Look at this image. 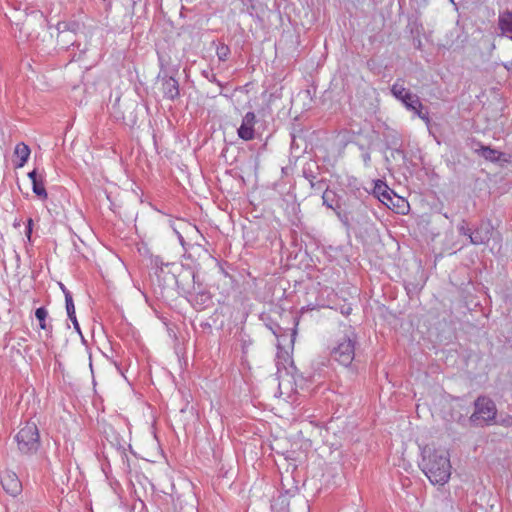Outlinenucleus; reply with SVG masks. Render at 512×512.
<instances>
[{
	"instance_id": "nucleus-28",
	"label": "nucleus",
	"mask_w": 512,
	"mask_h": 512,
	"mask_svg": "<svg viewBox=\"0 0 512 512\" xmlns=\"http://www.w3.org/2000/svg\"><path fill=\"white\" fill-rule=\"evenodd\" d=\"M177 233V236H178V239L181 243V245L183 246V248L185 249L186 253H188V257H191V254L188 252V250L185 248V241H184V238L183 236L179 233V232H176Z\"/></svg>"
},
{
	"instance_id": "nucleus-21",
	"label": "nucleus",
	"mask_w": 512,
	"mask_h": 512,
	"mask_svg": "<svg viewBox=\"0 0 512 512\" xmlns=\"http://www.w3.org/2000/svg\"><path fill=\"white\" fill-rule=\"evenodd\" d=\"M457 230L459 234L467 236V238H470L472 230L468 227V224L465 220H462L461 223L457 226Z\"/></svg>"
},
{
	"instance_id": "nucleus-19",
	"label": "nucleus",
	"mask_w": 512,
	"mask_h": 512,
	"mask_svg": "<svg viewBox=\"0 0 512 512\" xmlns=\"http://www.w3.org/2000/svg\"><path fill=\"white\" fill-rule=\"evenodd\" d=\"M33 192L40 198L46 199L48 194L44 186L43 177L40 175L38 181L32 182Z\"/></svg>"
},
{
	"instance_id": "nucleus-27",
	"label": "nucleus",
	"mask_w": 512,
	"mask_h": 512,
	"mask_svg": "<svg viewBox=\"0 0 512 512\" xmlns=\"http://www.w3.org/2000/svg\"><path fill=\"white\" fill-rule=\"evenodd\" d=\"M39 176L40 175L37 174L36 169H34L33 171L28 173V177L30 178L31 182L38 181L39 180Z\"/></svg>"
},
{
	"instance_id": "nucleus-20",
	"label": "nucleus",
	"mask_w": 512,
	"mask_h": 512,
	"mask_svg": "<svg viewBox=\"0 0 512 512\" xmlns=\"http://www.w3.org/2000/svg\"><path fill=\"white\" fill-rule=\"evenodd\" d=\"M230 54V48L225 44L217 46L216 55L220 61H226Z\"/></svg>"
},
{
	"instance_id": "nucleus-24",
	"label": "nucleus",
	"mask_w": 512,
	"mask_h": 512,
	"mask_svg": "<svg viewBox=\"0 0 512 512\" xmlns=\"http://www.w3.org/2000/svg\"><path fill=\"white\" fill-rule=\"evenodd\" d=\"M498 423L500 425H503L505 427H509V426H512V416L511 415H507L503 418H501Z\"/></svg>"
},
{
	"instance_id": "nucleus-8",
	"label": "nucleus",
	"mask_w": 512,
	"mask_h": 512,
	"mask_svg": "<svg viewBox=\"0 0 512 512\" xmlns=\"http://www.w3.org/2000/svg\"><path fill=\"white\" fill-rule=\"evenodd\" d=\"M3 489L11 496L16 497L22 491V484L18 476L12 471H5L1 476Z\"/></svg>"
},
{
	"instance_id": "nucleus-2",
	"label": "nucleus",
	"mask_w": 512,
	"mask_h": 512,
	"mask_svg": "<svg viewBox=\"0 0 512 512\" xmlns=\"http://www.w3.org/2000/svg\"><path fill=\"white\" fill-rule=\"evenodd\" d=\"M196 274L192 269H183L176 278L177 287L188 295V301L198 311L212 304L211 295L207 291L196 292Z\"/></svg>"
},
{
	"instance_id": "nucleus-36",
	"label": "nucleus",
	"mask_w": 512,
	"mask_h": 512,
	"mask_svg": "<svg viewBox=\"0 0 512 512\" xmlns=\"http://www.w3.org/2000/svg\"><path fill=\"white\" fill-rule=\"evenodd\" d=\"M67 34H64V33H60L58 38H64Z\"/></svg>"
},
{
	"instance_id": "nucleus-25",
	"label": "nucleus",
	"mask_w": 512,
	"mask_h": 512,
	"mask_svg": "<svg viewBox=\"0 0 512 512\" xmlns=\"http://www.w3.org/2000/svg\"><path fill=\"white\" fill-rule=\"evenodd\" d=\"M32 226H33V220L31 218H29L27 221V226H26V230H25V234L28 239H30L31 234H32Z\"/></svg>"
},
{
	"instance_id": "nucleus-7",
	"label": "nucleus",
	"mask_w": 512,
	"mask_h": 512,
	"mask_svg": "<svg viewBox=\"0 0 512 512\" xmlns=\"http://www.w3.org/2000/svg\"><path fill=\"white\" fill-rule=\"evenodd\" d=\"M319 174L320 168L316 162L309 161L303 165L302 175L315 193L321 192L327 185L326 179L319 178Z\"/></svg>"
},
{
	"instance_id": "nucleus-4",
	"label": "nucleus",
	"mask_w": 512,
	"mask_h": 512,
	"mask_svg": "<svg viewBox=\"0 0 512 512\" xmlns=\"http://www.w3.org/2000/svg\"><path fill=\"white\" fill-rule=\"evenodd\" d=\"M18 449L23 454H32L40 446L39 431L35 423L27 422L15 436Z\"/></svg>"
},
{
	"instance_id": "nucleus-34",
	"label": "nucleus",
	"mask_w": 512,
	"mask_h": 512,
	"mask_svg": "<svg viewBox=\"0 0 512 512\" xmlns=\"http://www.w3.org/2000/svg\"><path fill=\"white\" fill-rule=\"evenodd\" d=\"M60 286H61V289H62V291L64 293V296L66 297V293H70V291L67 290L66 287L63 284H60Z\"/></svg>"
},
{
	"instance_id": "nucleus-9",
	"label": "nucleus",
	"mask_w": 512,
	"mask_h": 512,
	"mask_svg": "<svg viewBox=\"0 0 512 512\" xmlns=\"http://www.w3.org/2000/svg\"><path fill=\"white\" fill-rule=\"evenodd\" d=\"M256 123V116L253 112H247L240 127L237 130L239 138L245 141L252 140L255 136L254 125Z\"/></svg>"
},
{
	"instance_id": "nucleus-23",
	"label": "nucleus",
	"mask_w": 512,
	"mask_h": 512,
	"mask_svg": "<svg viewBox=\"0 0 512 512\" xmlns=\"http://www.w3.org/2000/svg\"><path fill=\"white\" fill-rule=\"evenodd\" d=\"M336 213V215L338 216V218L340 219V221L346 226V227H349V221H348V217L345 213H342L341 211H339L338 209L336 211H334Z\"/></svg>"
},
{
	"instance_id": "nucleus-14",
	"label": "nucleus",
	"mask_w": 512,
	"mask_h": 512,
	"mask_svg": "<svg viewBox=\"0 0 512 512\" xmlns=\"http://www.w3.org/2000/svg\"><path fill=\"white\" fill-rule=\"evenodd\" d=\"M480 155L490 162H509V156L505 153H502L498 150H495L488 146H481L479 149Z\"/></svg>"
},
{
	"instance_id": "nucleus-6",
	"label": "nucleus",
	"mask_w": 512,
	"mask_h": 512,
	"mask_svg": "<svg viewBox=\"0 0 512 512\" xmlns=\"http://www.w3.org/2000/svg\"><path fill=\"white\" fill-rule=\"evenodd\" d=\"M391 94L399 100L407 110L415 109V105L421 107V101L416 94L405 88L404 82L397 79L391 87Z\"/></svg>"
},
{
	"instance_id": "nucleus-15",
	"label": "nucleus",
	"mask_w": 512,
	"mask_h": 512,
	"mask_svg": "<svg viewBox=\"0 0 512 512\" xmlns=\"http://www.w3.org/2000/svg\"><path fill=\"white\" fill-rule=\"evenodd\" d=\"M30 153V148L23 142H20L15 146L14 154L19 158L17 167L24 166L30 156Z\"/></svg>"
},
{
	"instance_id": "nucleus-1",
	"label": "nucleus",
	"mask_w": 512,
	"mask_h": 512,
	"mask_svg": "<svg viewBox=\"0 0 512 512\" xmlns=\"http://www.w3.org/2000/svg\"><path fill=\"white\" fill-rule=\"evenodd\" d=\"M422 455L420 467L429 481L434 485H444L447 483L450 479L452 468L448 452L444 449L425 447Z\"/></svg>"
},
{
	"instance_id": "nucleus-32",
	"label": "nucleus",
	"mask_w": 512,
	"mask_h": 512,
	"mask_svg": "<svg viewBox=\"0 0 512 512\" xmlns=\"http://www.w3.org/2000/svg\"><path fill=\"white\" fill-rule=\"evenodd\" d=\"M370 154L369 153H365L363 154V160L366 164H368L370 162Z\"/></svg>"
},
{
	"instance_id": "nucleus-31",
	"label": "nucleus",
	"mask_w": 512,
	"mask_h": 512,
	"mask_svg": "<svg viewBox=\"0 0 512 512\" xmlns=\"http://www.w3.org/2000/svg\"><path fill=\"white\" fill-rule=\"evenodd\" d=\"M269 329L272 331V333L275 335V336H278V330L280 329V327L278 325H275V328L270 326Z\"/></svg>"
},
{
	"instance_id": "nucleus-10",
	"label": "nucleus",
	"mask_w": 512,
	"mask_h": 512,
	"mask_svg": "<svg viewBox=\"0 0 512 512\" xmlns=\"http://www.w3.org/2000/svg\"><path fill=\"white\" fill-rule=\"evenodd\" d=\"M492 227L489 224H481L472 230L469 243L472 245L487 244L491 239Z\"/></svg>"
},
{
	"instance_id": "nucleus-33",
	"label": "nucleus",
	"mask_w": 512,
	"mask_h": 512,
	"mask_svg": "<svg viewBox=\"0 0 512 512\" xmlns=\"http://www.w3.org/2000/svg\"><path fill=\"white\" fill-rule=\"evenodd\" d=\"M244 5L246 6H252L253 7V1L254 0H240Z\"/></svg>"
},
{
	"instance_id": "nucleus-29",
	"label": "nucleus",
	"mask_w": 512,
	"mask_h": 512,
	"mask_svg": "<svg viewBox=\"0 0 512 512\" xmlns=\"http://www.w3.org/2000/svg\"><path fill=\"white\" fill-rule=\"evenodd\" d=\"M425 123L426 125H429L430 124V117H429V113L428 111H425L423 115H421V118Z\"/></svg>"
},
{
	"instance_id": "nucleus-26",
	"label": "nucleus",
	"mask_w": 512,
	"mask_h": 512,
	"mask_svg": "<svg viewBox=\"0 0 512 512\" xmlns=\"http://www.w3.org/2000/svg\"><path fill=\"white\" fill-rule=\"evenodd\" d=\"M415 107V109H409V111H412L417 117L421 118V115L424 114L423 105L421 104V107L415 105Z\"/></svg>"
},
{
	"instance_id": "nucleus-17",
	"label": "nucleus",
	"mask_w": 512,
	"mask_h": 512,
	"mask_svg": "<svg viewBox=\"0 0 512 512\" xmlns=\"http://www.w3.org/2000/svg\"><path fill=\"white\" fill-rule=\"evenodd\" d=\"M336 193L329 189L328 185L322 190V203L329 209L336 211L339 207L335 206Z\"/></svg>"
},
{
	"instance_id": "nucleus-18",
	"label": "nucleus",
	"mask_w": 512,
	"mask_h": 512,
	"mask_svg": "<svg viewBox=\"0 0 512 512\" xmlns=\"http://www.w3.org/2000/svg\"><path fill=\"white\" fill-rule=\"evenodd\" d=\"M35 317L39 321V327L45 330L48 334L52 333V325L47 324L46 319L48 317V311L45 307H39L35 311Z\"/></svg>"
},
{
	"instance_id": "nucleus-11",
	"label": "nucleus",
	"mask_w": 512,
	"mask_h": 512,
	"mask_svg": "<svg viewBox=\"0 0 512 512\" xmlns=\"http://www.w3.org/2000/svg\"><path fill=\"white\" fill-rule=\"evenodd\" d=\"M162 93L164 98L169 100H175L180 95L179 83L173 77L164 76L162 78Z\"/></svg>"
},
{
	"instance_id": "nucleus-5",
	"label": "nucleus",
	"mask_w": 512,
	"mask_h": 512,
	"mask_svg": "<svg viewBox=\"0 0 512 512\" xmlns=\"http://www.w3.org/2000/svg\"><path fill=\"white\" fill-rule=\"evenodd\" d=\"M474 413L470 417L472 423L483 421L491 424L495 421L497 408L493 400L486 396L478 397L474 402Z\"/></svg>"
},
{
	"instance_id": "nucleus-3",
	"label": "nucleus",
	"mask_w": 512,
	"mask_h": 512,
	"mask_svg": "<svg viewBox=\"0 0 512 512\" xmlns=\"http://www.w3.org/2000/svg\"><path fill=\"white\" fill-rule=\"evenodd\" d=\"M357 336L354 331H347L337 340L336 345L331 350V357L339 364L348 367L355 357V345Z\"/></svg>"
},
{
	"instance_id": "nucleus-12",
	"label": "nucleus",
	"mask_w": 512,
	"mask_h": 512,
	"mask_svg": "<svg viewBox=\"0 0 512 512\" xmlns=\"http://www.w3.org/2000/svg\"><path fill=\"white\" fill-rule=\"evenodd\" d=\"M498 28L502 36L512 40V11L506 10L498 15Z\"/></svg>"
},
{
	"instance_id": "nucleus-16",
	"label": "nucleus",
	"mask_w": 512,
	"mask_h": 512,
	"mask_svg": "<svg viewBox=\"0 0 512 512\" xmlns=\"http://www.w3.org/2000/svg\"><path fill=\"white\" fill-rule=\"evenodd\" d=\"M65 305H66V311H67L68 318L72 321L75 330L80 333V325L76 318L75 306H74V302H73L71 293H66V304Z\"/></svg>"
},
{
	"instance_id": "nucleus-30",
	"label": "nucleus",
	"mask_w": 512,
	"mask_h": 512,
	"mask_svg": "<svg viewBox=\"0 0 512 512\" xmlns=\"http://www.w3.org/2000/svg\"><path fill=\"white\" fill-rule=\"evenodd\" d=\"M190 248H191L192 250H193V249L199 250V251H201V252H202L203 254H205V255H207V254H208V252H207L205 249H203L201 246H193V245H191V246H190Z\"/></svg>"
},
{
	"instance_id": "nucleus-35",
	"label": "nucleus",
	"mask_w": 512,
	"mask_h": 512,
	"mask_svg": "<svg viewBox=\"0 0 512 512\" xmlns=\"http://www.w3.org/2000/svg\"><path fill=\"white\" fill-rule=\"evenodd\" d=\"M351 310H352L351 307H348L347 309L342 310V313L345 314V315H348Z\"/></svg>"
},
{
	"instance_id": "nucleus-22",
	"label": "nucleus",
	"mask_w": 512,
	"mask_h": 512,
	"mask_svg": "<svg viewBox=\"0 0 512 512\" xmlns=\"http://www.w3.org/2000/svg\"><path fill=\"white\" fill-rule=\"evenodd\" d=\"M203 76L208 81L216 83L218 86L222 87L221 82L217 80L216 75L212 71H203Z\"/></svg>"
},
{
	"instance_id": "nucleus-13",
	"label": "nucleus",
	"mask_w": 512,
	"mask_h": 512,
	"mask_svg": "<svg viewBox=\"0 0 512 512\" xmlns=\"http://www.w3.org/2000/svg\"><path fill=\"white\" fill-rule=\"evenodd\" d=\"M373 193L386 206L392 203V194L394 192L382 180H376Z\"/></svg>"
}]
</instances>
